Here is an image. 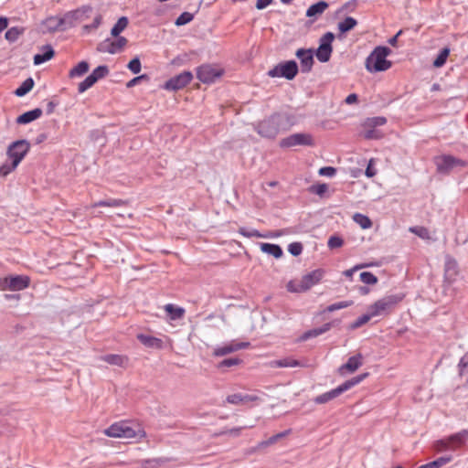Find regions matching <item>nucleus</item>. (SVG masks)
<instances>
[{
    "mask_svg": "<svg viewBox=\"0 0 468 468\" xmlns=\"http://www.w3.org/2000/svg\"><path fill=\"white\" fill-rule=\"evenodd\" d=\"M108 437L140 441L145 438L146 432L140 425H132L125 421L115 422L104 430Z\"/></svg>",
    "mask_w": 468,
    "mask_h": 468,
    "instance_id": "nucleus-1",
    "label": "nucleus"
},
{
    "mask_svg": "<svg viewBox=\"0 0 468 468\" xmlns=\"http://www.w3.org/2000/svg\"><path fill=\"white\" fill-rule=\"evenodd\" d=\"M391 50L387 47H377L367 58L365 67L369 72L388 70L392 63L387 59Z\"/></svg>",
    "mask_w": 468,
    "mask_h": 468,
    "instance_id": "nucleus-2",
    "label": "nucleus"
},
{
    "mask_svg": "<svg viewBox=\"0 0 468 468\" xmlns=\"http://www.w3.org/2000/svg\"><path fill=\"white\" fill-rule=\"evenodd\" d=\"M468 441V431L463 430L458 433L452 434L443 440L437 441L434 443V450L438 452L444 451H455L461 448Z\"/></svg>",
    "mask_w": 468,
    "mask_h": 468,
    "instance_id": "nucleus-3",
    "label": "nucleus"
},
{
    "mask_svg": "<svg viewBox=\"0 0 468 468\" xmlns=\"http://www.w3.org/2000/svg\"><path fill=\"white\" fill-rule=\"evenodd\" d=\"M401 297L398 295H388L385 296L368 307L372 317L387 315L389 314L391 309L401 301Z\"/></svg>",
    "mask_w": 468,
    "mask_h": 468,
    "instance_id": "nucleus-4",
    "label": "nucleus"
},
{
    "mask_svg": "<svg viewBox=\"0 0 468 468\" xmlns=\"http://www.w3.org/2000/svg\"><path fill=\"white\" fill-rule=\"evenodd\" d=\"M283 117L281 115H272L270 118L261 122L258 125L260 135L267 138H273L278 134L282 128Z\"/></svg>",
    "mask_w": 468,
    "mask_h": 468,
    "instance_id": "nucleus-5",
    "label": "nucleus"
},
{
    "mask_svg": "<svg viewBox=\"0 0 468 468\" xmlns=\"http://www.w3.org/2000/svg\"><path fill=\"white\" fill-rule=\"evenodd\" d=\"M30 149V143L27 140H18L12 143L7 148V156L17 166Z\"/></svg>",
    "mask_w": 468,
    "mask_h": 468,
    "instance_id": "nucleus-6",
    "label": "nucleus"
},
{
    "mask_svg": "<svg viewBox=\"0 0 468 468\" xmlns=\"http://www.w3.org/2000/svg\"><path fill=\"white\" fill-rule=\"evenodd\" d=\"M297 72V63L293 60H289L276 65L273 69L269 70L268 75L271 78L284 77L287 80H292Z\"/></svg>",
    "mask_w": 468,
    "mask_h": 468,
    "instance_id": "nucleus-7",
    "label": "nucleus"
},
{
    "mask_svg": "<svg viewBox=\"0 0 468 468\" xmlns=\"http://www.w3.org/2000/svg\"><path fill=\"white\" fill-rule=\"evenodd\" d=\"M30 279L26 275L8 276L0 280L2 291H21L29 286Z\"/></svg>",
    "mask_w": 468,
    "mask_h": 468,
    "instance_id": "nucleus-8",
    "label": "nucleus"
},
{
    "mask_svg": "<svg viewBox=\"0 0 468 468\" xmlns=\"http://www.w3.org/2000/svg\"><path fill=\"white\" fill-rule=\"evenodd\" d=\"M92 8L90 5H83L78 9L69 11L63 16L66 28L73 27L78 23L84 21L91 13Z\"/></svg>",
    "mask_w": 468,
    "mask_h": 468,
    "instance_id": "nucleus-9",
    "label": "nucleus"
},
{
    "mask_svg": "<svg viewBox=\"0 0 468 468\" xmlns=\"http://www.w3.org/2000/svg\"><path fill=\"white\" fill-rule=\"evenodd\" d=\"M223 74V69L210 64H205L197 69V78L203 83H212Z\"/></svg>",
    "mask_w": 468,
    "mask_h": 468,
    "instance_id": "nucleus-10",
    "label": "nucleus"
},
{
    "mask_svg": "<svg viewBox=\"0 0 468 468\" xmlns=\"http://www.w3.org/2000/svg\"><path fill=\"white\" fill-rule=\"evenodd\" d=\"M335 36L331 32L325 33L320 39L319 47L316 50V58L320 62H327L333 51L332 42Z\"/></svg>",
    "mask_w": 468,
    "mask_h": 468,
    "instance_id": "nucleus-11",
    "label": "nucleus"
},
{
    "mask_svg": "<svg viewBox=\"0 0 468 468\" xmlns=\"http://www.w3.org/2000/svg\"><path fill=\"white\" fill-rule=\"evenodd\" d=\"M128 40L124 37H119L115 40L106 39L98 45L97 50L102 53L116 54L123 50Z\"/></svg>",
    "mask_w": 468,
    "mask_h": 468,
    "instance_id": "nucleus-12",
    "label": "nucleus"
},
{
    "mask_svg": "<svg viewBox=\"0 0 468 468\" xmlns=\"http://www.w3.org/2000/svg\"><path fill=\"white\" fill-rule=\"evenodd\" d=\"M314 144V139L309 133H293L280 143L282 147H292L296 145L312 146Z\"/></svg>",
    "mask_w": 468,
    "mask_h": 468,
    "instance_id": "nucleus-13",
    "label": "nucleus"
},
{
    "mask_svg": "<svg viewBox=\"0 0 468 468\" xmlns=\"http://www.w3.org/2000/svg\"><path fill=\"white\" fill-rule=\"evenodd\" d=\"M193 80V74L190 71H183L182 73L169 79L165 83V89L167 90H178L185 88Z\"/></svg>",
    "mask_w": 468,
    "mask_h": 468,
    "instance_id": "nucleus-14",
    "label": "nucleus"
},
{
    "mask_svg": "<svg viewBox=\"0 0 468 468\" xmlns=\"http://www.w3.org/2000/svg\"><path fill=\"white\" fill-rule=\"evenodd\" d=\"M437 169L441 173H448L457 166H465L466 163L451 155H442L435 159Z\"/></svg>",
    "mask_w": 468,
    "mask_h": 468,
    "instance_id": "nucleus-15",
    "label": "nucleus"
},
{
    "mask_svg": "<svg viewBox=\"0 0 468 468\" xmlns=\"http://www.w3.org/2000/svg\"><path fill=\"white\" fill-rule=\"evenodd\" d=\"M324 271L322 269L314 270L305 275H303L301 279L302 285L300 286V291H308L314 285L317 284L322 278L324 277Z\"/></svg>",
    "mask_w": 468,
    "mask_h": 468,
    "instance_id": "nucleus-16",
    "label": "nucleus"
},
{
    "mask_svg": "<svg viewBox=\"0 0 468 468\" xmlns=\"http://www.w3.org/2000/svg\"><path fill=\"white\" fill-rule=\"evenodd\" d=\"M459 274V266L457 261L450 255H446L444 263V278L452 283Z\"/></svg>",
    "mask_w": 468,
    "mask_h": 468,
    "instance_id": "nucleus-17",
    "label": "nucleus"
},
{
    "mask_svg": "<svg viewBox=\"0 0 468 468\" xmlns=\"http://www.w3.org/2000/svg\"><path fill=\"white\" fill-rule=\"evenodd\" d=\"M296 57L300 59L301 70L304 73L312 69L314 64V52L312 49L299 48Z\"/></svg>",
    "mask_w": 468,
    "mask_h": 468,
    "instance_id": "nucleus-18",
    "label": "nucleus"
},
{
    "mask_svg": "<svg viewBox=\"0 0 468 468\" xmlns=\"http://www.w3.org/2000/svg\"><path fill=\"white\" fill-rule=\"evenodd\" d=\"M249 346H250L249 342L232 341L223 346L216 348L213 352V355L215 356H224L226 355L239 351L240 349L247 348Z\"/></svg>",
    "mask_w": 468,
    "mask_h": 468,
    "instance_id": "nucleus-19",
    "label": "nucleus"
},
{
    "mask_svg": "<svg viewBox=\"0 0 468 468\" xmlns=\"http://www.w3.org/2000/svg\"><path fill=\"white\" fill-rule=\"evenodd\" d=\"M42 25L45 28V31L48 33H53L56 31H64L67 29L64 24L63 16H49L43 21Z\"/></svg>",
    "mask_w": 468,
    "mask_h": 468,
    "instance_id": "nucleus-20",
    "label": "nucleus"
},
{
    "mask_svg": "<svg viewBox=\"0 0 468 468\" xmlns=\"http://www.w3.org/2000/svg\"><path fill=\"white\" fill-rule=\"evenodd\" d=\"M363 364V356L358 353L348 358L347 362L342 365L338 371L341 375L345 374L346 371L349 373L356 372Z\"/></svg>",
    "mask_w": 468,
    "mask_h": 468,
    "instance_id": "nucleus-21",
    "label": "nucleus"
},
{
    "mask_svg": "<svg viewBox=\"0 0 468 468\" xmlns=\"http://www.w3.org/2000/svg\"><path fill=\"white\" fill-rule=\"evenodd\" d=\"M100 360L120 367H126L129 363V358L126 356L117 355V354H108L101 356Z\"/></svg>",
    "mask_w": 468,
    "mask_h": 468,
    "instance_id": "nucleus-22",
    "label": "nucleus"
},
{
    "mask_svg": "<svg viewBox=\"0 0 468 468\" xmlns=\"http://www.w3.org/2000/svg\"><path fill=\"white\" fill-rule=\"evenodd\" d=\"M328 7V3L325 1H319L311 6L306 11V16L315 20L320 16Z\"/></svg>",
    "mask_w": 468,
    "mask_h": 468,
    "instance_id": "nucleus-23",
    "label": "nucleus"
},
{
    "mask_svg": "<svg viewBox=\"0 0 468 468\" xmlns=\"http://www.w3.org/2000/svg\"><path fill=\"white\" fill-rule=\"evenodd\" d=\"M137 338L146 347L154 348V349H162L164 347V343L160 338L151 336V335H143V334L138 335Z\"/></svg>",
    "mask_w": 468,
    "mask_h": 468,
    "instance_id": "nucleus-24",
    "label": "nucleus"
},
{
    "mask_svg": "<svg viewBox=\"0 0 468 468\" xmlns=\"http://www.w3.org/2000/svg\"><path fill=\"white\" fill-rule=\"evenodd\" d=\"M41 49L43 50L42 54H37L34 56L35 65H40L51 59L55 55L54 49L50 45H46L42 47Z\"/></svg>",
    "mask_w": 468,
    "mask_h": 468,
    "instance_id": "nucleus-25",
    "label": "nucleus"
},
{
    "mask_svg": "<svg viewBox=\"0 0 468 468\" xmlns=\"http://www.w3.org/2000/svg\"><path fill=\"white\" fill-rule=\"evenodd\" d=\"M343 392H344L343 389L339 386V387H337L335 389H332V390H330V391H328L326 393H324L322 395L317 396L314 399V402L317 403V404H324V403H326V402L335 399L336 397H338Z\"/></svg>",
    "mask_w": 468,
    "mask_h": 468,
    "instance_id": "nucleus-26",
    "label": "nucleus"
},
{
    "mask_svg": "<svg viewBox=\"0 0 468 468\" xmlns=\"http://www.w3.org/2000/svg\"><path fill=\"white\" fill-rule=\"evenodd\" d=\"M42 114V111L40 109H34L32 111H29V112H27L23 114H21L16 122L17 123H21V124H26V123H28L30 122H33L35 120H37V118H39Z\"/></svg>",
    "mask_w": 468,
    "mask_h": 468,
    "instance_id": "nucleus-27",
    "label": "nucleus"
},
{
    "mask_svg": "<svg viewBox=\"0 0 468 468\" xmlns=\"http://www.w3.org/2000/svg\"><path fill=\"white\" fill-rule=\"evenodd\" d=\"M331 329V324L330 323H326L324 324L323 326L319 327V328H314V329H312V330H309L307 332H305L303 335H301V337L299 338L300 341H305L309 338H312V337H316L324 333H326L327 331H329Z\"/></svg>",
    "mask_w": 468,
    "mask_h": 468,
    "instance_id": "nucleus-28",
    "label": "nucleus"
},
{
    "mask_svg": "<svg viewBox=\"0 0 468 468\" xmlns=\"http://www.w3.org/2000/svg\"><path fill=\"white\" fill-rule=\"evenodd\" d=\"M257 399H258V398L255 396H250V395L242 396L240 394H231V395H229L226 399L228 403L235 404V405L241 404V403H247V402L254 401Z\"/></svg>",
    "mask_w": 468,
    "mask_h": 468,
    "instance_id": "nucleus-29",
    "label": "nucleus"
},
{
    "mask_svg": "<svg viewBox=\"0 0 468 468\" xmlns=\"http://www.w3.org/2000/svg\"><path fill=\"white\" fill-rule=\"evenodd\" d=\"M261 250L269 255L273 256L276 259H279L282 256V250L279 245L271 244V243H261Z\"/></svg>",
    "mask_w": 468,
    "mask_h": 468,
    "instance_id": "nucleus-30",
    "label": "nucleus"
},
{
    "mask_svg": "<svg viewBox=\"0 0 468 468\" xmlns=\"http://www.w3.org/2000/svg\"><path fill=\"white\" fill-rule=\"evenodd\" d=\"M165 312L169 314L171 320L181 319L185 314V309L168 303L165 306Z\"/></svg>",
    "mask_w": 468,
    "mask_h": 468,
    "instance_id": "nucleus-31",
    "label": "nucleus"
},
{
    "mask_svg": "<svg viewBox=\"0 0 468 468\" xmlns=\"http://www.w3.org/2000/svg\"><path fill=\"white\" fill-rule=\"evenodd\" d=\"M128 19L125 16H122L118 19L117 23L113 26L111 30L112 37H119V35L127 27Z\"/></svg>",
    "mask_w": 468,
    "mask_h": 468,
    "instance_id": "nucleus-32",
    "label": "nucleus"
},
{
    "mask_svg": "<svg viewBox=\"0 0 468 468\" xmlns=\"http://www.w3.org/2000/svg\"><path fill=\"white\" fill-rule=\"evenodd\" d=\"M89 64L86 61H80L78 63L77 66H75L70 71H69V77L75 78V77H80L88 72L89 70Z\"/></svg>",
    "mask_w": 468,
    "mask_h": 468,
    "instance_id": "nucleus-33",
    "label": "nucleus"
},
{
    "mask_svg": "<svg viewBox=\"0 0 468 468\" xmlns=\"http://www.w3.org/2000/svg\"><path fill=\"white\" fill-rule=\"evenodd\" d=\"M353 220L358 224L363 229H367L372 227V221L370 218L363 214L356 213L353 216Z\"/></svg>",
    "mask_w": 468,
    "mask_h": 468,
    "instance_id": "nucleus-34",
    "label": "nucleus"
},
{
    "mask_svg": "<svg viewBox=\"0 0 468 468\" xmlns=\"http://www.w3.org/2000/svg\"><path fill=\"white\" fill-rule=\"evenodd\" d=\"M25 29L19 27H13L5 32V39L9 42H15L24 33Z\"/></svg>",
    "mask_w": 468,
    "mask_h": 468,
    "instance_id": "nucleus-35",
    "label": "nucleus"
},
{
    "mask_svg": "<svg viewBox=\"0 0 468 468\" xmlns=\"http://www.w3.org/2000/svg\"><path fill=\"white\" fill-rule=\"evenodd\" d=\"M367 376H368V373L361 374L359 376H356V377L346 381L345 383L340 385V387L343 389V391L345 392V391L348 390L349 388H351L352 387H354V386L357 385L358 383H360L361 381H363Z\"/></svg>",
    "mask_w": 468,
    "mask_h": 468,
    "instance_id": "nucleus-36",
    "label": "nucleus"
},
{
    "mask_svg": "<svg viewBox=\"0 0 468 468\" xmlns=\"http://www.w3.org/2000/svg\"><path fill=\"white\" fill-rule=\"evenodd\" d=\"M356 24L357 22L355 18L348 16L338 24V29L341 33H346L352 30Z\"/></svg>",
    "mask_w": 468,
    "mask_h": 468,
    "instance_id": "nucleus-37",
    "label": "nucleus"
},
{
    "mask_svg": "<svg viewBox=\"0 0 468 468\" xmlns=\"http://www.w3.org/2000/svg\"><path fill=\"white\" fill-rule=\"evenodd\" d=\"M33 86L34 80L31 78H28L21 84L19 88L16 90L15 94L18 97H22L30 91Z\"/></svg>",
    "mask_w": 468,
    "mask_h": 468,
    "instance_id": "nucleus-38",
    "label": "nucleus"
},
{
    "mask_svg": "<svg viewBox=\"0 0 468 468\" xmlns=\"http://www.w3.org/2000/svg\"><path fill=\"white\" fill-rule=\"evenodd\" d=\"M387 120L385 117H373L367 119L364 123V128H372L375 129L377 126H381L386 123Z\"/></svg>",
    "mask_w": 468,
    "mask_h": 468,
    "instance_id": "nucleus-39",
    "label": "nucleus"
},
{
    "mask_svg": "<svg viewBox=\"0 0 468 468\" xmlns=\"http://www.w3.org/2000/svg\"><path fill=\"white\" fill-rule=\"evenodd\" d=\"M239 233L246 238H270L271 236L268 234H261L256 229H248L246 228H239Z\"/></svg>",
    "mask_w": 468,
    "mask_h": 468,
    "instance_id": "nucleus-40",
    "label": "nucleus"
},
{
    "mask_svg": "<svg viewBox=\"0 0 468 468\" xmlns=\"http://www.w3.org/2000/svg\"><path fill=\"white\" fill-rule=\"evenodd\" d=\"M275 365L280 367H304L305 365L302 364L300 361L292 359V358H284L278 361H275Z\"/></svg>",
    "mask_w": 468,
    "mask_h": 468,
    "instance_id": "nucleus-41",
    "label": "nucleus"
},
{
    "mask_svg": "<svg viewBox=\"0 0 468 468\" xmlns=\"http://www.w3.org/2000/svg\"><path fill=\"white\" fill-rule=\"evenodd\" d=\"M450 54V48H444L443 49H441V51L440 52V54L437 56V58L434 59L433 61V66L435 68H441L442 67L445 62H446V59L448 58Z\"/></svg>",
    "mask_w": 468,
    "mask_h": 468,
    "instance_id": "nucleus-42",
    "label": "nucleus"
},
{
    "mask_svg": "<svg viewBox=\"0 0 468 468\" xmlns=\"http://www.w3.org/2000/svg\"><path fill=\"white\" fill-rule=\"evenodd\" d=\"M96 79L93 76L89 75L83 81L79 84L78 90L80 93H83L88 89L92 87L96 83Z\"/></svg>",
    "mask_w": 468,
    "mask_h": 468,
    "instance_id": "nucleus-43",
    "label": "nucleus"
},
{
    "mask_svg": "<svg viewBox=\"0 0 468 468\" xmlns=\"http://www.w3.org/2000/svg\"><path fill=\"white\" fill-rule=\"evenodd\" d=\"M372 317L370 312L367 310V313L358 317L353 324H350L351 329H356L363 324H367Z\"/></svg>",
    "mask_w": 468,
    "mask_h": 468,
    "instance_id": "nucleus-44",
    "label": "nucleus"
},
{
    "mask_svg": "<svg viewBox=\"0 0 468 468\" xmlns=\"http://www.w3.org/2000/svg\"><path fill=\"white\" fill-rule=\"evenodd\" d=\"M409 230L423 239H431V235L428 229L424 227H411L410 228Z\"/></svg>",
    "mask_w": 468,
    "mask_h": 468,
    "instance_id": "nucleus-45",
    "label": "nucleus"
},
{
    "mask_svg": "<svg viewBox=\"0 0 468 468\" xmlns=\"http://www.w3.org/2000/svg\"><path fill=\"white\" fill-rule=\"evenodd\" d=\"M193 18V14L189 12H184L176 18L175 25L177 27L186 25L187 23L191 22Z\"/></svg>",
    "mask_w": 468,
    "mask_h": 468,
    "instance_id": "nucleus-46",
    "label": "nucleus"
},
{
    "mask_svg": "<svg viewBox=\"0 0 468 468\" xmlns=\"http://www.w3.org/2000/svg\"><path fill=\"white\" fill-rule=\"evenodd\" d=\"M124 204L125 202L121 199H110L108 201H100L98 203H94L92 207H119Z\"/></svg>",
    "mask_w": 468,
    "mask_h": 468,
    "instance_id": "nucleus-47",
    "label": "nucleus"
},
{
    "mask_svg": "<svg viewBox=\"0 0 468 468\" xmlns=\"http://www.w3.org/2000/svg\"><path fill=\"white\" fill-rule=\"evenodd\" d=\"M108 73L109 69L106 66H99L90 75L93 76L96 79V81H98L99 80L107 76Z\"/></svg>",
    "mask_w": 468,
    "mask_h": 468,
    "instance_id": "nucleus-48",
    "label": "nucleus"
},
{
    "mask_svg": "<svg viewBox=\"0 0 468 468\" xmlns=\"http://www.w3.org/2000/svg\"><path fill=\"white\" fill-rule=\"evenodd\" d=\"M360 279L366 284H375L378 282V278L369 271L361 272Z\"/></svg>",
    "mask_w": 468,
    "mask_h": 468,
    "instance_id": "nucleus-49",
    "label": "nucleus"
},
{
    "mask_svg": "<svg viewBox=\"0 0 468 468\" xmlns=\"http://www.w3.org/2000/svg\"><path fill=\"white\" fill-rule=\"evenodd\" d=\"M301 285H302L301 280L300 281L292 280L286 284V289L290 292H295V293L304 292L305 291L299 290Z\"/></svg>",
    "mask_w": 468,
    "mask_h": 468,
    "instance_id": "nucleus-50",
    "label": "nucleus"
},
{
    "mask_svg": "<svg viewBox=\"0 0 468 468\" xmlns=\"http://www.w3.org/2000/svg\"><path fill=\"white\" fill-rule=\"evenodd\" d=\"M353 304L352 301H343L336 303H333L329 306H327L326 311L332 313L339 309L349 307Z\"/></svg>",
    "mask_w": 468,
    "mask_h": 468,
    "instance_id": "nucleus-51",
    "label": "nucleus"
},
{
    "mask_svg": "<svg viewBox=\"0 0 468 468\" xmlns=\"http://www.w3.org/2000/svg\"><path fill=\"white\" fill-rule=\"evenodd\" d=\"M101 15H98L95 16L94 20H93V23L90 24V25H85L82 27V30L85 32V33H89L90 31L91 30H95L97 29L101 23Z\"/></svg>",
    "mask_w": 468,
    "mask_h": 468,
    "instance_id": "nucleus-52",
    "label": "nucleus"
},
{
    "mask_svg": "<svg viewBox=\"0 0 468 468\" xmlns=\"http://www.w3.org/2000/svg\"><path fill=\"white\" fill-rule=\"evenodd\" d=\"M363 136L367 140L379 139L382 137V135L378 131L372 128H364Z\"/></svg>",
    "mask_w": 468,
    "mask_h": 468,
    "instance_id": "nucleus-53",
    "label": "nucleus"
},
{
    "mask_svg": "<svg viewBox=\"0 0 468 468\" xmlns=\"http://www.w3.org/2000/svg\"><path fill=\"white\" fill-rule=\"evenodd\" d=\"M127 68L134 74L141 71V61L138 58H133L127 65Z\"/></svg>",
    "mask_w": 468,
    "mask_h": 468,
    "instance_id": "nucleus-54",
    "label": "nucleus"
},
{
    "mask_svg": "<svg viewBox=\"0 0 468 468\" xmlns=\"http://www.w3.org/2000/svg\"><path fill=\"white\" fill-rule=\"evenodd\" d=\"M241 362L240 359L237 358V357H234V358H227V359H224L222 360L219 364H218V367H234V366H237L239 365V363Z\"/></svg>",
    "mask_w": 468,
    "mask_h": 468,
    "instance_id": "nucleus-55",
    "label": "nucleus"
},
{
    "mask_svg": "<svg viewBox=\"0 0 468 468\" xmlns=\"http://www.w3.org/2000/svg\"><path fill=\"white\" fill-rule=\"evenodd\" d=\"M452 461L451 456H443L440 457L437 460L431 462V464L432 468H440L447 463H449Z\"/></svg>",
    "mask_w": 468,
    "mask_h": 468,
    "instance_id": "nucleus-56",
    "label": "nucleus"
},
{
    "mask_svg": "<svg viewBox=\"0 0 468 468\" xmlns=\"http://www.w3.org/2000/svg\"><path fill=\"white\" fill-rule=\"evenodd\" d=\"M14 162L11 163H5L3 164L0 166V176H6L8 174H10L13 170H15L17 166H13Z\"/></svg>",
    "mask_w": 468,
    "mask_h": 468,
    "instance_id": "nucleus-57",
    "label": "nucleus"
},
{
    "mask_svg": "<svg viewBox=\"0 0 468 468\" xmlns=\"http://www.w3.org/2000/svg\"><path fill=\"white\" fill-rule=\"evenodd\" d=\"M344 241L341 238L333 236L328 240V247L330 249L340 248L343 245Z\"/></svg>",
    "mask_w": 468,
    "mask_h": 468,
    "instance_id": "nucleus-58",
    "label": "nucleus"
},
{
    "mask_svg": "<svg viewBox=\"0 0 468 468\" xmlns=\"http://www.w3.org/2000/svg\"><path fill=\"white\" fill-rule=\"evenodd\" d=\"M289 251L291 254H292L293 256H298L301 254L302 250H303V246L301 243H298V242H294V243H292L289 245Z\"/></svg>",
    "mask_w": 468,
    "mask_h": 468,
    "instance_id": "nucleus-59",
    "label": "nucleus"
},
{
    "mask_svg": "<svg viewBox=\"0 0 468 468\" xmlns=\"http://www.w3.org/2000/svg\"><path fill=\"white\" fill-rule=\"evenodd\" d=\"M335 168L332 166H324L319 169L318 173L323 176H333L335 175Z\"/></svg>",
    "mask_w": 468,
    "mask_h": 468,
    "instance_id": "nucleus-60",
    "label": "nucleus"
},
{
    "mask_svg": "<svg viewBox=\"0 0 468 468\" xmlns=\"http://www.w3.org/2000/svg\"><path fill=\"white\" fill-rule=\"evenodd\" d=\"M460 374H463L468 371V352L461 358L459 363Z\"/></svg>",
    "mask_w": 468,
    "mask_h": 468,
    "instance_id": "nucleus-61",
    "label": "nucleus"
},
{
    "mask_svg": "<svg viewBox=\"0 0 468 468\" xmlns=\"http://www.w3.org/2000/svg\"><path fill=\"white\" fill-rule=\"evenodd\" d=\"M241 428H234L228 431H220L218 433H216L215 436H219L223 434H229L231 436H239L240 434Z\"/></svg>",
    "mask_w": 468,
    "mask_h": 468,
    "instance_id": "nucleus-62",
    "label": "nucleus"
},
{
    "mask_svg": "<svg viewBox=\"0 0 468 468\" xmlns=\"http://www.w3.org/2000/svg\"><path fill=\"white\" fill-rule=\"evenodd\" d=\"M326 190L327 186L325 184H320L318 186H312V191L319 196H322Z\"/></svg>",
    "mask_w": 468,
    "mask_h": 468,
    "instance_id": "nucleus-63",
    "label": "nucleus"
},
{
    "mask_svg": "<svg viewBox=\"0 0 468 468\" xmlns=\"http://www.w3.org/2000/svg\"><path fill=\"white\" fill-rule=\"evenodd\" d=\"M147 76L145 74L144 75H140L138 77H135L133 79H132L131 80H129L127 83H126V87L127 88H132L133 87L134 85H136L141 80L143 79H146Z\"/></svg>",
    "mask_w": 468,
    "mask_h": 468,
    "instance_id": "nucleus-64",
    "label": "nucleus"
}]
</instances>
